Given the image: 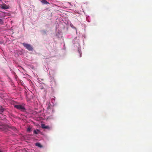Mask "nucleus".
<instances>
[{
    "mask_svg": "<svg viewBox=\"0 0 152 152\" xmlns=\"http://www.w3.org/2000/svg\"><path fill=\"white\" fill-rule=\"evenodd\" d=\"M22 44L29 51H31L33 50V47L30 45L26 43H23Z\"/></svg>",
    "mask_w": 152,
    "mask_h": 152,
    "instance_id": "f257e3e1",
    "label": "nucleus"
},
{
    "mask_svg": "<svg viewBox=\"0 0 152 152\" xmlns=\"http://www.w3.org/2000/svg\"><path fill=\"white\" fill-rule=\"evenodd\" d=\"M14 107L17 109L22 111H24L25 110L24 106L22 105L16 104L14 105Z\"/></svg>",
    "mask_w": 152,
    "mask_h": 152,
    "instance_id": "f03ea898",
    "label": "nucleus"
},
{
    "mask_svg": "<svg viewBox=\"0 0 152 152\" xmlns=\"http://www.w3.org/2000/svg\"><path fill=\"white\" fill-rule=\"evenodd\" d=\"M35 145L36 146H38L40 148H42V145L40 143L38 142L36 143Z\"/></svg>",
    "mask_w": 152,
    "mask_h": 152,
    "instance_id": "7ed1b4c3",
    "label": "nucleus"
},
{
    "mask_svg": "<svg viewBox=\"0 0 152 152\" xmlns=\"http://www.w3.org/2000/svg\"><path fill=\"white\" fill-rule=\"evenodd\" d=\"M1 8L4 9H7L8 8L7 6L5 4L3 6H2Z\"/></svg>",
    "mask_w": 152,
    "mask_h": 152,
    "instance_id": "20e7f679",
    "label": "nucleus"
},
{
    "mask_svg": "<svg viewBox=\"0 0 152 152\" xmlns=\"http://www.w3.org/2000/svg\"><path fill=\"white\" fill-rule=\"evenodd\" d=\"M42 128L44 129H48L49 128V127L48 126H45L44 124H42Z\"/></svg>",
    "mask_w": 152,
    "mask_h": 152,
    "instance_id": "39448f33",
    "label": "nucleus"
},
{
    "mask_svg": "<svg viewBox=\"0 0 152 152\" xmlns=\"http://www.w3.org/2000/svg\"><path fill=\"white\" fill-rule=\"evenodd\" d=\"M41 2L45 4H48L49 3L47 2V1L46 0H41Z\"/></svg>",
    "mask_w": 152,
    "mask_h": 152,
    "instance_id": "423d86ee",
    "label": "nucleus"
},
{
    "mask_svg": "<svg viewBox=\"0 0 152 152\" xmlns=\"http://www.w3.org/2000/svg\"><path fill=\"white\" fill-rule=\"evenodd\" d=\"M39 130L38 129H37V130H34V133L35 134H38V132H39Z\"/></svg>",
    "mask_w": 152,
    "mask_h": 152,
    "instance_id": "0eeeda50",
    "label": "nucleus"
},
{
    "mask_svg": "<svg viewBox=\"0 0 152 152\" xmlns=\"http://www.w3.org/2000/svg\"><path fill=\"white\" fill-rule=\"evenodd\" d=\"M11 128L13 131L15 132H16L17 131L16 128L13 126H12L11 127Z\"/></svg>",
    "mask_w": 152,
    "mask_h": 152,
    "instance_id": "6e6552de",
    "label": "nucleus"
},
{
    "mask_svg": "<svg viewBox=\"0 0 152 152\" xmlns=\"http://www.w3.org/2000/svg\"><path fill=\"white\" fill-rule=\"evenodd\" d=\"M3 23L4 22L3 20L1 19H0V24H3Z\"/></svg>",
    "mask_w": 152,
    "mask_h": 152,
    "instance_id": "1a4fd4ad",
    "label": "nucleus"
},
{
    "mask_svg": "<svg viewBox=\"0 0 152 152\" xmlns=\"http://www.w3.org/2000/svg\"><path fill=\"white\" fill-rule=\"evenodd\" d=\"M78 51L79 53V54L80 55V57H81V53L80 52V51L79 50H78Z\"/></svg>",
    "mask_w": 152,
    "mask_h": 152,
    "instance_id": "9d476101",
    "label": "nucleus"
},
{
    "mask_svg": "<svg viewBox=\"0 0 152 152\" xmlns=\"http://www.w3.org/2000/svg\"><path fill=\"white\" fill-rule=\"evenodd\" d=\"M31 130V128H28L27 129V131L28 132H29Z\"/></svg>",
    "mask_w": 152,
    "mask_h": 152,
    "instance_id": "9b49d317",
    "label": "nucleus"
},
{
    "mask_svg": "<svg viewBox=\"0 0 152 152\" xmlns=\"http://www.w3.org/2000/svg\"><path fill=\"white\" fill-rule=\"evenodd\" d=\"M0 152H3L1 150H0Z\"/></svg>",
    "mask_w": 152,
    "mask_h": 152,
    "instance_id": "f8f14e48",
    "label": "nucleus"
},
{
    "mask_svg": "<svg viewBox=\"0 0 152 152\" xmlns=\"http://www.w3.org/2000/svg\"><path fill=\"white\" fill-rule=\"evenodd\" d=\"M2 16H1V15H0V18H2Z\"/></svg>",
    "mask_w": 152,
    "mask_h": 152,
    "instance_id": "ddd939ff",
    "label": "nucleus"
},
{
    "mask_svg": "<svg viewBox=\"0 0 152 152\" xmlns=\"http://www.w3.org/2000/svg\"><path fill=\"white\" fill-rule=\"evenodd\" d=\"M3 13L2 12H0V14H1V13Z\"/></svg>",
    "mask_w": 152,
    "mask_h": 152,
    "instance_id": "4468645a",
    "label": "nucleus"
}]
</instances>
